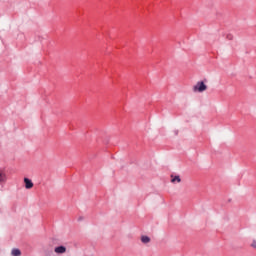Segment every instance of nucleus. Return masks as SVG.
<instances>
[{
    "instance_id": "nucleus-4",
    "label": "nucleus",
    "mask_w": 256,
    "mask_h": 256,
    "mask_svg": "<svg viewBox=\"0 0 256 256\" xmlns=\"http://www.w3.org/2000/svg\"><path fill=\"white\" fill-rule=\"evenodd\" d=\"M54 251L57 254H63L67 251V248H65V246H58L54 249Z\"/></svg>"
},
{
    "instance_id": "nucleus-2",
    "label": "nucleus",
    "mask_w": 256,
    "mask_h": 256,
    "mask_svg": "<svg viewBox=\"0 0 256 256\" xmlns=\"http://www.w3.org/2000/svg\"><path fill=\"white\" fill-rule=\"evenodd\" d=\"M171 183L177 185V183H181V177L179 175H171Z\"/></svg>"
},
{
    "instance_id": "nucleus-3",
    "label": "nucleus",
    "mask_w": 256,
    "mask_h": 256,
    "mask_svg": "<svg viewBox=\"0 0 256 256\" xmlns=\"http://www.w3.org/2000/svg\"><path fill=\"white\" fill-rule=\"evenodd\" d=\"M25 188L26 189H33V181L29 178H24Z\"/></svg>"
},
{
    "instance_id": "nucleus-7",
    "label": "nucleus",
    "mask_w": 256,
    "mask_h": 256,
    "mask_svg": "<svg viewBox=\"0 0 256 256\" xmlns=\"http://www.w3.org/2000/svg\"><path fill=\"white\" fill-rule=\"evenodd\" d=\"M3 181H5V175L0 172V183H3Z\"/></svg>"
},
{
    "instance_id": "nucleus-8",
    "label": "nucleus",
    "mask_w": 256,
    "mask_h": 256,
    "mask_svg": "<svg viewBox=\"0 0 256 256\" xmlns=\"http://www.w3.org/2000/svg\"><path fill=\"white\" fill-rule=\"evenodd\" d=\"M251 246L254 247V249H255V247H256V242H253Z\"/></svg>"
},
{
    "instance_id": "nucleus-6",
    "label": "nucleus",
    "mask_w": 256,
    "mask_h": 256,
    "mask_svg": "<svg viewBox=\"0 0 256 256\" xmlns=\"http://www.w3.org/2000/svg\"><path fill=\"white\" fill-rule=\"evenodd\" d=\"M11 253H12L13 256H20L21 255V250L13 249Z\"/></svg>"
},
{
    "instance_id": "nucleus-5",
    "label": "nucleus",
    "mask_w": 256,
    "mask_h": 256,
    "mask_svg": "<svg viewBox=\"0 0 256 256\" xmlns=\"http://www.w3.org/2000/svg\"><path fill=\"white\" fill-rule=\"evenodd\" d=\"M140 241L144 245H147V243H151V238L149 236L143 235V236H141Z\"/></svg>"
},
{
    "instance_id": "nucleus-1",
    "label": "nucleus",
    "mask_w": 256,
    "mask_h": 256,
    "mask_svg": "<svg viewBox=\"0 0 256 256\" xmlns=\"http://www.w3.org/2000/svg\"><path fill=\"white\" fill-rule=\"evenodd\" d=\"M193 91L195 93H203L204 91H207V86L205 85V82H197L196 85L193 86Z\"/></svg>"
}]
</instances>
